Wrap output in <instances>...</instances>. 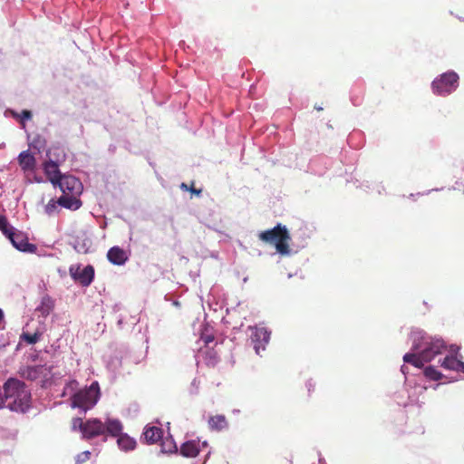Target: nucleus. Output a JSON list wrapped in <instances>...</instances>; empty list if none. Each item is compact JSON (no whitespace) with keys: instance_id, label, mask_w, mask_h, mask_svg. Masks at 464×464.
Wrapping results in <instances>:
<instances>
[{"instance_id":"1","label":"nucleus","mask_w":464,"mask_h":464,"mask_svg":"<svg viewBox=\"0 0 464 464\" xmlns=\"http://www.w3.org/2000/svg\"><path fill=\"white\" fill-rule=\"evenodd\" d=\"M7 407L17 412H25L30 408L31 393L23 382L9 379L4 384Z\"/></svg>"},{"instance_id":"2","label":"nucleus","mask_w":464,"mask_h":464,"mask_svg":"<svg viewBox=\"0 0 464 464\" xmlns=\"http://www.w3.org/2000/svg\"><path fill=\"white\" fill-rule=\"evenodd\" d=\"M63 195L58 198V204L65 208L77 210L82 206L79 196L82 192V182L72 175H63L57 185Z\"/></svg>"},{"instance_id":"3","label":"nucleus","mask_w":464,"mask_h":464,"mask_svg":"<svg viewBox=\"0 0 464 464\" xmlns=\"http://www.w3.org/2000/svg\"><path fill=\"white\" fill-rule=\"evenodd\" d=\"M258 238L265 243L274 245L276 251L281 255H288L290 252L289 241L291 237L285 226L278 224L272 229L261 231L258 234Z\"/></svg>"},{"instance_id":"4","label":"nucleus","mask_w":464,"mask_h":464,"mask_svg":"<svg viewBox=\"0 0 464 464\" xmlns=\"http://www.w3.org/2000/svg\"><path fill=\"white\" fill-rule=\"evenodd\" d=\"M101 395L98 382H93L88 388L80 390L72 397V406L87 411L98 401Z\"/></svg>"},{"instance_id":"5","label":"nucleus","mask_w":464,"mask_h":464,"mask_svg":"<svg viewBox=\"0 0 464 464\" xmlns=\"http://www.w3.org/2000/svg\"><path fill=\"white\" fill-rule=\"evenodd\" d=\"M72 429L73 430H79L85 440H91L105 434V424L96 418L89 419L86 421H83L82 418H73Z\"/></svg>"},{"instance_id":"6","label":"nucleus","mask_w":464,"mask_h":464,"mask_svg":"<svg viewBox=\"0 0 464 464\" xmlns=\"http://www.w3.org/2000/svg\"><path fill=\"white\" fill-rule=\"evenodd\" d=\"M458 81L459 75L456 72H445L432 82V90L439 95H448L457 89Z\"/></svg>"},{"instance_id":"7","label":"nucleus","mask_w":464,"mask_h":464,"mask_svg":"<svg viewBox=\"0 0 464 464\" xmlns=\"http://www.w3.org/2000/svg\"><path fill=\"white\" fill-rule=\"evenodd\" d=\"M447 346L442 339H433L425 343V347L421 351L422 358L427 362H430L437 354L443 353Z\"/></svg>"},{"instance_id":"8","label":"nucleus","mask_w":464,"mask_h":464,"mask_svg":"<svg viewBox=\"0 0 464 464\" xmlns=\"http://www.w3.org/2000/svg\"><path fill=\"white\" fill-rule=\"evenodd\" d=\"M12 245L18 250L27 253H35L37 246L28 242V238L22 232H14V228L6 236Z\"/></svg>"},{"instance_id":"9","label":"nucleus","mask_w":464,"mask_h":464,"mask_svg":"<svg viewBox=\"0 0 464 464\" xmlns=\"http://www.w3.org/2000/svg\"><path fill=\"white\" fill-rule=\"evenodd\" d=\"M270 334L264 327L252 328L251 342L254 349L257 354L261 350H265L266 345L268 343Z\"/></svg>"},{"instance_id":"10","label":"nucleus","mask_w":464,"mask_h":464,"mask_svg":"<svg viewBox=\"0 0 464 464\" xmlns=\"http://www.w3.org/2000/svg\"><path fill=\"white\" fill-rule=\"evenodd\" d=\"M44 172L47 178V179L53 185L56 186L57 183L62 179L63 175H62L59 165L57 162L53 161L50 159L48 161H45L43 164Z\"/></svg>"},{"instance_id":"11","label":"nucleus","mask_w":464,"mask_h":464,"mask_svg":"<svg viewBox=\"0 0 464 464\" xmlns=\"http://www.w3.org/2000/svg\"><path fill=\"white\" fill-rule=\"evenodd\" d=\"M71 276L78 281L82 286H89L94 278V268L89 265L85 266L81 272H72V268H70Z\"/></svg>"},{"instance_id":"12","label":"nucleus","mask_w":464,"mask_h":464,"mask_svg":"<svg viewBox=\"0 0 464 464\" xmlns=\"http://www.w3.org/2000/svg\"><path fill=\"white\" fill-rule=\"evenodd\" d=\"M107 258L113 265L121 266L128 260V255L120 246H112L107 253Z\"/></svg>"},{"instance_id":"13","label":"nucleus","mask_w":464,"mask_h":464,"mask_svg":"<svg viewBox=\"0 0 464 464\" xmlns=\"http://www.w3.org/2000/svg\"><path fill=\"white\" fill-rule=\"evenodd\" d=\"M18 163L21 169L26 171H33L36 166V160L29 150H24L18 155Z\"/></svg>"},{"instance_id":"14","label":"nucleus","mask_w":464,"mask_h":464,"mask_svg":"<svg viewBox=\"0 0 464 464\" xmlns=\"http://www.w3.org/2000/svg\"><path fill=\"white\" fill-rule=\"evenodd\" d=\"M440 365L445 370L456 371L464 373V362L459 360L455 356H445L442 362H440Z\"/></svg>"},{"instance_id":"15","label":"nucleus","mask_w":464,"mask_h":464,"mask_svg":"<svg viewBox=\"0 0 464 464\" xmlns=\"http://www.w3.org/2000/svg\"><path fill=\"white\" fill-rule=\"evenodd\" d=\"M200 451L199 442L196 440H188L184 442L179 449V452L183 457L195 458Z\"/></svg>"},{"instance_id":"16","label":"nucleus","mask_w":464,"mask_h":464,"mask_svg":"<svg viewBox=\"0 0 464 464\" xmlns=\"http://www.w3.org/2000/svg\"><path fill=\"white\" fill-rule=\"evenodd\" d=\"M143 435L147 442L154 444L161 440L163 430L156 426L146 427Z\"/></svg>"},{"instance_id":"17","label":"nucleus","mask_w":464,"mask_h":464,"mask_svg":"<svg viewBox=\"0 0 464 464\" xmlns=\"http://www.w3.org/2000/svg\"><path fill=\"white\" fill-rule=\"evenodd\" d=\"M202 353L204 363L208 367H216L219 362V356L218 352L215 351L213 348L206 347L205 350H202Z\"/></svg>"},{"instance_id":"18","label":"nucleus","mask_w":464,"mask_h":464,"mask_svg":"<svg viewBox=\"0 0 464 464\" xmlns=\"http://www.w3.org/2000/svg\"><path fill=\"white\" fill-rule=\"evenodd\" d=\"M104 424L105 433H108L112 437H119L122 434L121 431L123 427L120 420L108 419Z\"/></svg>"},{"instance_id":"19","label":"nucleus","mask_w":464,"mask_h":464,"mask_svg":"<svg viewBox=\"0 0 464 464\" xmlns=\"http://www.w3.org/2000/svg\"><path fill=\"white\" fill-rule=\"evenodd\" d=\"M54 308V301L48 295L42 298L41 304L36 308L43 317H47Z\"/></svg>"},{"instance_id":"20","label":"nucleus","mask_w":464,"mask_h":464,"mask_svg":"<svg viewBox=\"0 0 464 464\" xmlns=\"http://www.w3.org/2000/svg\"><path fill=\"white\" fill-rule=\"evenodd\" d=\"M208 425L212 430L220 431L227 427V421L224 415H216L209 418Z\"/></svg>"},{"instance_id":"21","label":"nucleus","mask_w":464,"mask_h":464,"mask_svg":"<svg viewBox=\"0 0 464 464\" xmlns=\"http://www.w3.org/2000/svg\"><path fill=\"white\" fill-rule=\"evenodd\" d=\"M117 443L119 447L124 451L133 450L136 447L135 440L127 434L120 435Z\"/></svg>"},{"instance_id":"22","label":"nucleus","mask_w":464,"mask_h":464,"mask_svg":"<svg viewBox=\"0 0 464 464\" xmlns=\"http://www.w3.org/2000/svg\"><path fill=\"white\" fill-rule=\"evenodd\" d=\"M403 361L407 363H411L417 368H421L426 361L422 358L421 352L420 353H406L403 356Z\"/></svg>"},{"instance_id":"23","label":"nucleus","mask_w":464,"mask_h":464,"mask_svg":"<svg viewBox=\"0 0 464 464\" xmlns=\"http://www.w3.org/2000/svg\"><path fill=\"white\" fill-rule=\"evenodd\" d=\"M424 374L427 378L432 381H439L442 378V374L433 366H428L424 370Z\"/></svg>"},{"instance_id":"24","label":"nucleus","mask_w":464,"mask_h":464,"mask_svg":"<svg viewBox=\"0 0 464 464\" xmlns=\"http://www.w3.org/2000/svg\"><path fill=\"white\" fill-rule=\"evenodd\" d=\"M58 206H60L58 204V199L55 201L54 199H51L47 205L45 206V213L48 215V216H52L53 215L54 213H56L58 211Z\"/></svg>"},{"instance_id":"25","label":"nucleus","mask_w":464,"mask_h":464,"mask_svg":"<svg viewBox=\"0 0 464 464\" xmlns=\"http://www.w3.org/2000/svg\"><path fill=\"white\" fill-rule=\"evenodd\" d=\"M14 227L8 224L7 218L0 215V230L5 236H7Z\"/></svg>"},{"instance_id":"26","label":"nucleus","mask_w":464,"mask_h":464,"mask_svg":"<svg viewBox=\"0 0 464 464\" xmlns=\"http://www.w3.org/2000/svg\"><path fill=\"white\" fill-rule=\"evenodd\" d=\"M40 338V334L38 333H34V334H23V339L29 344H34V343H36L38 342Z\"/></svg>"},{"instance_id":"27","label":"nucleus","mask_w":464,"mask_h":464,"mask_svg":"<svg viewBox=\"0 0 464 464\" xmlns=\"http://www.w3.org/2000/svg\"><path fill=\"white\" fill-rule=\"evenodd\" d=\"M91 458V452L89 450L79 453L75 458V464H83L88 461Z\"/></svg>"},{"instance_id":"28","label":"nucleus","mask_w":464,"mask_h":464,"mask_svg":"<svg viewBox=\"0 0 464 464\" xmlns=\"http://www.w3.org/2000/svg\"><path fill=\"white\" fill-rule=\"evenodd\" d=\"M41 370V367H30L27 369V377L30 379H35L37 377L38 371Z\"/></svg>"},{"instance_id":"29","label":"nucleus","mask_w":464,"mask_h":464,"mask_svg":"<svg viewBox=\"0 0 464 464\" xmlns=\"http://www.w3.org/2000/svg\"><path fill=\"white\" fill-rule=\"evenodd\" d=\"M32 118V112L27 110L22 111V120H30Z\"/></svg>"},{"instance_id":"30","label":"nucleus","mask_w":464,"mask_h":464,"mask_svg":"<svg viewBox=\"0 0 464 464\" xmlns=\"http://www.w3.org/2000/svg\"><path fill=\"white\" fill-rule=\"evenodd\" d=\"M204 343H206V345H208V343H212L214 341V336L213 335H206L204 337H202Z\"/></svg>"},{"instance_id":"31","label":"nucleus","mask_w":464,"mask_h":464,"mask_svg":"<svg viewBox=\"0 0 464 464\" xmlns=\"http://www.w3.org/2000/svg\"><path fill=\"white\" fill-rule=\"evenodd\" d=\"M192 193L199 195L201 193L200 189H197L194 188V185L192 184L191 187L188 188Z\"/></svg>"},{"instance_id":"32","label":"nucleus","mask_w":464,"mask_h":464,"mask_svg":"<svg viewBox=\"0 0 464 464\" xmlns=\"http://www.w3.org/2000/svg\"><path fill=\"white\" fill-rule=\"evenodd\" d=\"M56 151H57V152H58V151L63 152V150H62L60 148H53V149H52V150H49V153H48V154L52 155L53 153H55Z\"/></svg>"},{"instance_id":"33","label":"nucleus","mask_w":464,"mask_h":464,"mask_svg":"<svg viewBox=\"0 0 464 464\" xmlns=\"http://www.w3.org/2000/svg\"><path fill=\"white\" fill-rule=\"evenodd\" d=\"M181 188H182V189H185V190H188V186H187V184H185V183H182V184H181Z\"/></svg>"},{"instance_id":"34","label":"nucleus","mask_w":464,"mask_h":464,"mask_svg":"<svg viewBox=\"0 0 464 464\" xmlns=\"http://www.w3.org/2000/svg\"><path fill=\"white\" fill-rule=\"evenodd\" d=\"M401 371H402V372H406L405 366H401Z\"/></svg>"},{"instance_id":"35","label":"nucleus","mask_w":464,"mask_h":464,"mask_svg":"<svg viewBox=\"0 0 464 464\" xmlns=\"http://www.w3.org/2000/svg\"><path fill=\"white\" fill-rule=\"evenodd\" d=\"M401 371H402V372H406L405 366H401Z\"/></svg>"}]
</instances>
